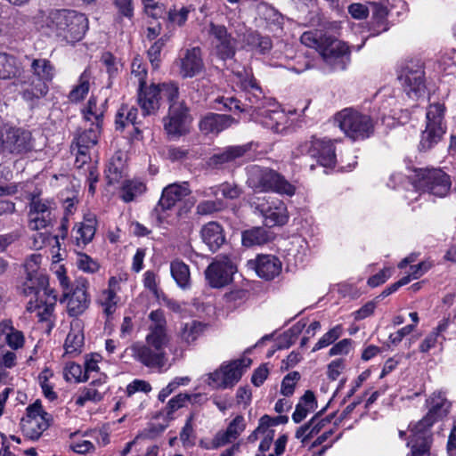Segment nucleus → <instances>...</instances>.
I'll return each mask as SVG.
<instances>
[{"label": "nucleus", "instance_id": "nucleus-26", "mask_svg": "<svg viewBox=\"0 0 456 456\" xmlns=\"http://www.w3.org/2000/svg\"><path fill=\"white\" fill-rule=\"evenodd\" d=\"M249 264L256 270V274L265 280H273L281 271V262L273 255L258 256L254 262Z\"/></svg>", "mask_w": 456, "mask_h": 456}, {"label": "nucleus", "instance_id": "nucleus-4", "mask_svg": "<svg viewBox=\"0 0 456 456\" xmlns=\"http://www.w3.org/2000/svg\"><path fill=\"white\" fill-rule=\"evenodd\" d=\"M168 342L145 337L144 341L134 342L130 347L133 358L143 366L161 370L167 364L166 346Z\"/></svg>", "mask_w": 456, "mask_h": 456}, {"label": "nucleus", "instance_id": "nucleus-32", "mask_svg": "<svg viewBox=\"0 0 456 456\" xmlns=\"http://www.w3.org/2000/svg\"><path fill=\"white\" fill-rule=\"evenodd\" d=\"M96 231V218L89 214L84 217V220L75 225V240L77 246L88 244L94 238Z\"/></svg>", "mask_w": 456, "mask_h": 456}, {"label": "nucleus", "instance_id": "nucleus-33", "mask_svg": "<svg viewBox=\"0 0 456 456\" xmlns=\"http://www.w3.org/2000/svg\"><path fill=\"white\" fill-rule=\"evenodd\" d=\"M206 325L199 321H190L181 324L178 337L183 343L191 345L194 343L204 332Z\"/></svg>", "mask_w": 456, "mask_h": 456}, {"label": "nucleus", "instance_id": "nucleus-27", "mask_svg": "<svg viewBox=\"0 0 456 456\" xmlns=\"http://www.w3.org/2000/svg\"><path fill=\"white\" fill-rule=\"evenodd\" d=\"M432 444V433L430 430L411 429V439L407 445L411 446L410 456H436L430 451Z\"/></svg>", "mask_w": 456, "mask_h": 456}, {"label": "nucleus", "instance_id": "nucleus-52", "mask_svg": "<svg viewBox=\"0 0 456 456\" xmlns=\"http://www.w3.org/2000/svg\"><path fill=\"white\" fill-rule=\"evenodd\" d=\"M245 101L248 102H241L240 100H237L233 97L226 98L224 106L228 108L230 110H238L240 111H246L248 109H251L254 107V104L258 101V97L254 95L253 97L248 95V93L245 94Z\"/></svg>", "mask_w": 456, "mask_h": 456}, {"label": "nucleus", "instance_id": "nucleus-15", "mask_svg": "<svg viewBox=\"0 0 456 456\" xmlns=\"http://www.w3.org/2000/svg\"><path fill=\"white\" fill-rule=\"evenodd\" d=\"M208 36L213 52L219 59L225 61L233 58L239 39L233 37L224 25L210 22Z\"/></svg>", "mask_w": 456, "mask_h": 456}, {"label": "nucleus", "instance_id": "nucleus-3", "mask_svg": "<svg viewBox=\"0 0 456 456\" xmlns=\"http://www.w3.org/2000/svg\"><path fill=\"white\" fill-rule=\"evenodd\" d=\"M247 184L257 192L273 191L292 196L296 188L275 170L257 165L247 167Z\"/></svg>", "mask_w": 456, "mask_h": 456}, {"label": "nucleus", "instance_id": "nucleus-29", "mask_svg": "<svg viewBox=\"0 0 456 456\" xmlns=\"http://www.w3.org/2000/svg\"><path fill=\"white\" fill-rule=\"evenodd\" d=\"M190 192L191 190L187 183L169 184L163 190L159 204L163 209H170Z\"/></svg>", "mask_w": 456, "mask_h": 456}, {"label": "nucleus", "instance_id": "nucleus-17", "mask_svg": "<svg viewBox=\"0 0 456 456\" xmlns=\"http://www.w3.org/2000/svg\"><path fill=\"white\" fill-rule=\"evenodd\" d=\"M42 258L40 254H32L24 264L27 273L25 294L35 292L37 296H42L47 293L49 281L45 271L40 268Z\"/></svg>", "mask_w": 456, "mask_h": 456}, {"label": "nucleus", "instance_id": "nucleus-45", "mask_svg": "<svg viewBox=\"0 0 456 456\" xmlns=\"http://www.w3.org/2000/svg\"><path fill=\"white\" fill-rule=\"evenodd\" d=\"M126 173L125 161L120 155L113 157L106 169V178L109 184H115L121 181Z\"/></svg>", "mask_w": 456, "mask_h": 456}, {"label": "nucleus", "instance_id": "nucleus-18", "mask_svg": "<svg viewBox=\"0 0 456 456\" xmlns=\"http://www.w3.org/2000/svg\"><path fill=\"white\" fill-rule=\"evenodd\" d=\"M428 413L413 428L418 430H430V428L438 420L445 418L451 409V403L444 394L434 392L426 401Z\"/></svg>", "mask_w": 456, "mask_h": 456}, {"label": "nucleus", "instance_id": "nucleus-1", "mask_svg": "<svg viewBox=\"0 0 456 456\" xmlns=\"http://www.w3.org/2000/svg\"><path fill=\"white\" fill-rule=\"evenodd\" d=\"M303 45L314 48L332 70H345L350 61L349 48L346 43L321 31H306L300 37Z\"/></svg>", "mask_w": 456, "mask_h": 456}, {"label": "nucleus", "instance_id": "nucleus-40", "mask_svg": "<svg viewBox=\"0 0 456 456\" xmlns=\"http://www.w3.org/2000/svg\"><path fill=\"white\" fill-rule=\"evenodd\" d=\"M170 272L176 284L183 289L191 285V274L189 266L181 260H174L170 264Z\"/></svg>", "mask_w": 456, "mask_h": 456}, {"label": "nucleus", "instance_id": "nucleus-11", "mask_svg": "<svg viewBox=\"0 0 456 456\" xmlns=\"http://www.w3.org/2000/svg\"><path fill=\"white\" fill-rule=\"evenodd\" d=\"M418 175L417 186L420 191L438 198H444L449 193L452 180L441 168L421 169Z\"/></svg>", "mask_w": 456, "mask_h": 456}, {"label": "nucleus", "instance_id": "nucleus-14", "mask_svg": "<svg viewBox=\"0 0 456 456\" xmlns=\"http://www.w3.org/2000/svg\"><path fill=\"white\" fill-rule=\"evenodd\" d=\"M237 268L228 256L218 255L205 270V278L211 288H223L232 281Z\"/></svg>", "mask_w": 456, "mask_h": 456}, {"label": "nucleus", "instance_id": "nucleus-31", "mask_svg": "<svg viewBox=\"0 0 456 456\" xmlns=\"http://www.w3.org/2000/svg\"><path fill=\"white\" fill-rule=\"evenodd\" d=\"M149 319L151 324L148 328L147 337L169 342L164 312L160 309L151 311L149 314Z\"/></svg>", "mask_w": 456, "mask_h": 456}, {"label": "nucleus", "instance_id": "nucleus-5", "mask_svg": "<svg viewBox=\"0 0 456 456\" xmlns=\"http://www.w3.org/2000/svg\"><path fill=\"white\" fill-rule=\"evenodd\" d=\"M295 157L308 155L325 167H333L337 162L334 142L326 137L320 138L315 135L300 142L293 151Z\"/></svg>", "mask_w": 456, "mask_h": 456}, {"label": "nucleus", "instance_id": "nucleus-12", "mask_svg": "<svg viewBox=\"0 0 456 456\" xmlns=\"http://www.w3.org/2000/svg\"><path fill=\"white\" fill-rule=\"evenodd\" d=\"M407 96L418 100L424 96L426 92L425 71L423 64L419 61H410L403 69L399 77Z\"/></svg>", "mask_w": 456, "mask_h": 456}, {"label": "nucleus", "instance_id": "nucleus-2", "mask_svg": "<svg viewBox=\"0 0 456 456\" xmlns=\"http://www.w3.org/2000/svg\"><path fill=\"white\" fill-rule=\"evenodd\" d=\"M45 22L57 37H62L63 40L70 44L81 40L88 28L86 17L76 11H51Z\"/></svg>", "mask_w": 456, "mask_h": 456}, {"label": "nucleus", "instance_id": "nucleus-20", "mask_svg": "<svg viewBox=\"0 0 456 456\" xmlns=\"http://www.w3.org/2000/svg\"><path fill=\"white\" fill-rule=\"evenodd\" d=\"M28 296H34L33 298L27 304V310L30 313H36L40 322H45L48 329L53 327L51 318L56 304V296L53 291L47 287V293L45 295L37 296L35 292L27 294Z\"/></svg>", "mask_w": 456, "mask_h": 456}, {"label": "nucleus", "instance_id": "nucleus-28", "mask_svg": "<svg viewBox=\"0 0 456 456\" xmlns=\"http://www.w3.org/2000/svg\"><path fill=\"white\" fill-rule=\"evenodd\" d=\"M104 384V379L99 378L81 388L76 395V404L84 406L87 402H100L106 391Z\"/></svg>", "mask_w": 456, "mask_h": 456}, {"label": "nucleus", "instance_id": "nucleus-57", "mask_svg": "<svg viewBox=\"0 0 456 456\" xmlns=\"http://www.w3.org/2000/svg\"><path fill=\"white\" fill-rule=\"evenodd\" d=\"M131 75L136 79L138 86H142L146 84L147 69L141 58L135 57L133 60L131 65Z\"/></svg>", "mask_w": 456, "mask_h": 456}, {"label": "nucleus", "instance_id": "nucleus-42", "mask_svg": "<svg viewBox=\"0 0 456 456\" xmlns=\"http://www.w3.org/2000/svg\"><path fill=\"white\" fill-rule=\"evenodd\" d=\"M270 240L271 234L264 227H255L242 233V244L246 247L263 245Z\"/></svg>", "mask_w": 456, "mask_h": 456}, {"label": "nucleus", "instance_id": "nucleus-30", "mask_svg": "<svg viewBox=\"0 0 456 456\" xmlns=\"http://www.w3.org/2000/svg\"><path fill=\"white\" fill-rule=\"evenodd\" d=\"M233 123L236 121L231 116L210 113L200 120V129L204 134H218Z\"/></svg>", "mask_w": 456, "mask_h": 456}, {"label": "nucleus", "instance_id": "nucleus-64", "mask_svg": "<svg viewBox=\"0 0 456 456\" xmlns=\"http://www.w3.org/2000/svg\"><path fill=\"white\" fill-rule=\"evenodd\" d=\"M151 390V386L149 382L142 379H134L127 385L126 393L128 396H131L137 392L149 393Z\"/></svg>", "mask_w": 456, "mask_h": 456}, {"label": "nucleus", "instance_id": "nucleus-58", "mask_svg": "<svg viewBox=\"0 0 456 456\" xmlns=\"http://www.w3.org/2000/svg\"><path fill=\"white\" fill-rule=\"evenodd\" d=\"M299 379L300 374L297 371H292L287 374L282 379L281 393L285 396L292 395Z\"/></svg>", "mask_w": 456, "mask_h": 456}, {"label": "nucleus", "instance_id": "nucleus-56", "mask_svg": "<svg viewBox=\"0 0 456 456\" xmlns=\"http://www.w3.org/2000/svg\"><path fill=\"white\" fill-rule=\"evenodd\" d=\"M258 12L261 18H263L269 24H281L282 16L273 7L267 4H261L258 6Z\"/></svg>", "mask_w": 456, "mask_h": 456}, {"label": "nucleus", "instance_id": "nucleus-59", "mask_svg": "<svg viewBox=\"0 0 456 456\" xmlns=\"http://www.w3.org/2000/svg\"><path fill=\"white\" fill-rule=\"evenodd\" d=\"M200 395H189V394H183L181 393L173 398H171L167 403L168 411L167 413H173L174 411H177L178 409L183 407L185 405V403L188 401H191L192 399H196L199 397Z\"/></svg>", "mask_w": 456, "mask_h": 456}, {"label": "nucleus", "instance_id": "nucleus-37", "mask_svg": "<svg viewBox=\"0 0 456 456\" xmlns=\"http://www.w3.org/2000/svg\"><path fill=\"white\" fill-rule=\"evenodd\" d=\"M316 407V401L314 393L310 390L305 391L296 406L292 414V419L295 423H300L306 418L307 414Z\"/></svg>", "mask_w": 456, "mask_h": 456}, {"label": "nucleus", "instance_id": "nucleus-19", "mask_svg": "<svg viewBox=\"0 0 456 456\" xmlns=\"http://www.w3.org/2000/svg\"><path fill=\"white\" fill-rule=\"evenodd\" d=\"M165 86H177L175 83L138 86L137 102L142 109V115H155L160 106V99L166 97L164 95Z\"/></svg>", "mask_w": 456, "mask_h": 456}, {"label": "nucleus", "instance_id": "nucleus-23", "mask_svg": "<svg viewBox=\"0 0 456 456\" xmlns=\"http://www.w3.org/2000/svg\"><path fill=\"white\" fill-rule=\"evenodd\" d=\"M179 66V73L184 77H193L200 73L204 68V63L200 47L186 49L176 61Z\"/></svg>", "mask_w": 456, "mask_h": 456}, {"label": "nucleus", "instance_id": "nucleus-34", "mask_svg": "<svg viewBox=\"0 0 456 456\" xmlns=\"http://www.w3.org/2000/svg\"><path fill=\"white\" fill-rule=\"evenodd\" d=\"M101 129L102 126L98 125H90L88 128L86 127L83 131L77 133L75 137L76 148L82 151H89L95 146L101 134Z\"/></svg>", "mask_w": 456, "mask_h": 456}, {"label": "nucleus", "instance_id": "nucleus-39", "mask_svg": "<svg viewBox=\"0 0 456 456\" xmlns=\"http://www.w3.org/2000/svg\"><path fill=\"white\" fill-rule=\"evenodd\" d=\"M76 326L77 328L74 327L73 323L71 324L70 331L68 333L64 343L65 354L71 356L78 354L84 345V335L77 322Z\"/></svg>", "mask_w": 456, "mask_h": 456}, {"label": "nucleus", "instance_id": "nucleus-25", "mask_svg": "<svg viewBox=\"0 0 456 456\" xmlns=\"http://www.w3.org/2000/svg\"><path fill=\"white\" fill-rule=\"evenodd\" d=\"M202 241L210 251H217L225 242L226 237L223 226L217 222H208L200 230Z\"/></svg>", "mask_w": 456, "mask_h": 456}, {"label": "nucleus", "instance_id": "nucleus-7", "mask_svg": "<svg viewBox=\"0 0 456 456\" xmlns=\"http://www.w3.org/2000/svg\"><path fill=\"white\" fill-rule=\"evenodd\" d=\"M164 95L169 102V112L164 120V127L168 134L181 135L186 130L188 109L183 101L179 100L177 86H165Z\"/></svg>", "mask_w": 456, "mask_h": 456}, {"label": "nucleus", "instance_id": "nucleus-6", "mask_svg": "<svg viewBox=\"0 0 456 456\" xmlns=\"http://www.w3.org/2000/svg\"><path fill=\"white\" fill-rule=\"evenodd\" d=\"M336 121L345 134L353 140L368 138L374 131L371 118L352 109H345L338 112Z\"/></svg>", "mask_w": 456, "mask_h": 456}, {"label": "nucleus", "instance_id": "nucleus-54", "mask_svg": "<svg viewBox=\"0 0 456 456\" xmlns=\"http://www.w3.org/2000/svg\"><path fill=\"white\" fill-rule=\"evenodd\" d=\"M64 379L70 382H81L86 381L85 370H83L81 365L77 364L75 362H69L66 364L63 370Z\"/></svg>", "mask_w": 456, "mask_h": 456}, {"label": "nucleus", "instance_id": "nucleus-13", "mask_svg": "<svg viewBox=\"0 0 456 456\" xmlns=\"http://www.w3.org/2000/svg\"><path fill=\"white\" fill-rule=\"evenodd\" d=\"M0 146L11 154H25L33 149L31 133L22 128L0 127Z\"/></svg>", "mask_w": 456, "mask_h": 456}, {"label": "nucleus", "instance_id": "nucleus-21", "mask_svg": "<svg viewBox=\"0 0 456 456\" xmlns=\"http://www.w3.org/2000/svg\"><path fill=\"white\" fill-rule=\"evenodd\" d=\"M51 221V202L39 198H33L29 204L28 228L38 231L47 227Z\"/></svg>", "mask_w": 456, "mask_h": 456}, {"label": "nucleus", "instance_id": "nucleus-47", "mask_svg": "<svg viewBox=\"0 0 456 456\" xmlns=\"http://www.w3.org/2000/svg\"><path fill=\"white\" fill-rule=\"evenodd\" d=\"M103 112L102 106H98L96 99L92 96L83 110V115L85 120L90 122L91 126L98 125L102 126Z\"/></svg>", "mask_w": 456, "mask_h": 456}, {"label": "nucleus", "instance_id": "nucleus-22", "mask_svg": "<svg viewBox=\"0 0 456 456\" xmlns=\"http://www.w3.org/2000/svg\"><path fill=\"white\" fill-rule=\"evenodd\" d=\"M64 297L67 300V312L70 316L83 314L90 303L86 281H77L70 293L64 292Z\"/></svg>", "mask_w": 456, "mask_h": 456}, {"label": "nucleus", "instance_id": "nucleus-35", "mask_svg": "<svg viewBox=\"0 0 456 456\" xmlns=\"http://www.w3.org/2000/svg\"><path fill=\"white\" fill-rule=\"evenodd\" d=\"M219 192L223 195L224 198L229 200H234L240 197L241 191L240 189L235 185L229 183H224L220 185L212 186L202 191H198L197 194L205 197H217Z\"/></svg>", "mask_w": 456, "mask_h": 456}, {"label": "nucleus", "instance_id": "nucleus-16", "mask_svg": "<svg viewBox=\"0 0 456 456\" xmlns=\"http://www.w3.org/2000/svg\"><path fill=\"white\" fill-rule=\"evenodd\" d=\"M49 414L43 410L37 400L27 408V415L21 419L24 436L30 440H37L49 427Z\"/></svg>", "mask_w": 456, "mask_h": 456}, {"label": "nucleus", "instance_id": "nucleus-51", "mask_svg": "<svg viewBox=\"0 0 456 456\" xmlns=\"http://www.w3.org/2000/svg\"><path fill=\"white\" fill-rule=\"evenodd\" d=\"M98 301L103 307V312L107 315H110L116 311L117 295L111 289L103 290L100 295Z\"/></svg>", "mask_w": 456, "mask_h": 456}, {"label": "nucleus", "instance_id": "nucleus-41", "mask_svg": "<svg viewBox=\"0 0 456 456\" xmlns=\"http://www.w3.org/2000/svg\"><path fill=\"white\" fill-rule=\"evenodd\" d=\"M138 110L134 106L123 104L116 114V128L123 130L127 125L135 126L140 123L137 121Z\"/></svg>", "mask_w": 456, "mask_h": 456}, {"label": "nucleus", "instance_id": "nucleus-60", "mask_svg": "<svg viewBox=\"0 0 456 456\" xmlns=\"http://www.w3.org/2000/svg\"><path fill=\"white\" fill-rule=\"evenodd\" d=\"M77 265L80 270L90 273H94L99 269L98 263L86 254L78 255Z\"/></svg>", "mask_w": 456, "mask_h": 456}, {"label": "nucleus", "instance_id": "nucleus-55", "mask_svg": "<svg viewBox=\"0 0 456 456\" xmlns=\"http://www.w3.org/2000/svg\"><path fill=\"white\" fill-rule=\"evenodd\" d=\"M190 6H182L181 8H171L167 12L168 21L174 25L183 26L188 19L191 12Z\"/></svg>", "mask_w": 456, "mask_h": 456}, {"label": "nucleus", "instance_id": "nucleus-49", "mask_svg": "<svg viewBox=\"0 0 456 456\" xmlns=\"http://www.w3.org/2000/svg\"><path fill=\"white\" fill-rule=\"evenodd\" d=\"M225 208L224 202L216 199L215 200H202L196 207V213L200 216L212 215Z\"/></svg>", "mask_w": 456, "mask_h": 456}, {"label": "nucleus", "instance_id": "nucleus-46", "mask_svg": "<svg viewBox=\"0 0 456 456\" xmlns=\"http://www.w3.org/2000/svg\"><path fill=\"white\" fill-rule=\"evenodd\" d=\"M146 190L145 184L140 180H126L122 185L120 197L125 202H131L141 196Z\"/></svg>", "mask_w": 456, "mask_h": 456}, {"label": "nucleus", "instance_id": "nucleus-10", "mask_svg": "<svg viewBox=\"0 0 456 456\" xmlns=\"http://www.w3.org/2000/svg\"><path fill=\"white\" fill-rule=\"evenodd\" d=\"M251 207L264 218L266 226L283 225L289 220L285 203L277 198H258L251 202Z\"/></svg>", "mask_w": 456, "mask_h": 456}, {"label": "nucleus", "instance_id": "nucleus-63", "mask_svg": "<svg viewBox=\"0 0 456 456\" xmlns=\"http://www.w3.org/2000/svg\"><path fill=\"white\" fill-rule=\"evenodd\" d=\"M165 44L166 39L164 37H161L158 41H156L148 50V57L150 59V61L155 67H158L159 65L160 53Z\"/></svg>", "mask_w": 456, "mask_h": 456}, {"label": "nucleus", "instance_id": "nucleus-38", "mask_svg": "<svg viewBox=\"0 0 456 456\" xmlns=\"http://www.w3.org/2000/svg\"><path fill=\"white\" fill-rule=\"evenodd\" d=\"M20 64L10 54L0 53V79H11L20 75Z\"/></svg>", "mask_w": 456, "mask_h": 456}, {"label": "nucleus", "instance_id": "nucleus-53", "mask_svg": "<svg viewBox=\"0 0 456 456\" xmlns=\"http://www.w3.org/2000/svg\"><path fill=\"white\" fill-rule=\"evenodd\" d=\"M237 37L240 42L243 44V47H249L251 50H256L258 40H252V36H261L257 31H254L252 29H248L244 25L239 26L236 29Z\"/></svg>", "mask_w": 456, "mask_h": 456}, {"label": "nucleus", "instance_id": "nucleus-61", "mask_svg": "<svg viewBox=\"0 0 456 456\" xmlns=\"http://www.w3.org/2000/svg\"><path fill=\"white\" fill-rule=\"evenodd\" d=\"M50 375V371L45 370L39 374L38 379L45 396L49 400H54L57 397V395L53 389V386L49 383L48 379Z\"/></svg>", "mask_w": 456, "mask_h": 456}, {"label": "nucleus", "instance_id": "nucleus-8", "mask_svg": "<svg viewBox=\"0 0 456 456\" xmlns=\"http://www.w3.org/2000/svg\"><path fill=\"white\" fill-rule=\"evenodd\" d=\"M251 362V359L247 357L224 362L219 369L207 375L206 382L215 389L232 387L239 382L243 372L250 366Z\"/></svg>", "mask_w": 456, "mask_h": 456}, {"label": "nucleus", "instance_id": "nucleus-36", "mask_svg": "<svg viewBox=\"0 0 456 456\" xmlns=\"http://www.w3.org/2000/svg\"><path fill=\"white\" fill-rule=\"evenodd\" d=\"M92 72L86 68L79 76L77 85L69 94V100L71 102H79L85 99L90 90Z\"/></svg>", "mask_w": 456, "mask_h": 456}, {"label": "nucleus", "instance_id": "nucleus-43", "mask_svg": "<svg viewBox=\"0 0 456 456\" xmlns=\"http://www.w3.org/2000/svg\"><path fill=\"white\" fill-rule=\"evenodd\" d=\"M31 70L34 79H40L45 84L52 81L54 77V67L46 59H34L31 63Z\"/></svg>", "mask_w": 456, "mask_h": 456}, {"label": "nucleus", "instance_id": "nucleus-50", "mask_svg": "<svg viewBox=\"0 0 456 456\" xmlns=\"http://www.w3.org/2000/svg\"><path fill=\"white\" fill-rule=\"evenodd\" d=\"M342 330L341 325H336L330 329L318 340L312 351L315 352L333 344L342 335Z\"/></svg>", "mask_w": 456, "mask_h": 456}, {"label": "nucleus", "instance_id": "nucleus-48", "mask_svg": "<svg viewBox=\"0 0 456 456\" xmlns=\"http://www.w3.org/2000/svg\"><path fill=\"white\" fill-rule=\"evenodd\" d=\"M263 119L261 123L267 128L275 132L280 130V125L285 119V116L281 111L278 110H263L261 112Z\"/></svg>", "mask_w": 456, "mask_h": 456}, {"label": "nucleus", "instance_id": "nucleus-62", "mask_svg": "<svg viewBox=\"0 0 456 456\" xmlns=\"http://www.w3.org/2000/svg\"><path fill=\"white\" fill-rule=\"evenodd\" d=\"M245 427L246 425L243 416L238 415L232 420L225 430L230 435V437H232L233 440H236L243 432Z\"/></svg>", "mask_w": 456, "mask_h": 456}, {"label": "nucleus", "instance_id": "nucleus-9", "mask_svg": "<svg viewBox=\"0 0 456 456\" xmlns=\"http://www.w3.org/2000/svg\"><path fill=\"white\" fill-rule=\"evenodd\" d=\"M444 106L441 103L430 104L426 114V129L422 132L419 142L421 151L433 148L441 141L445 133L444 124Z\"/></svg>", "mask_w": 456, "mask_h": 456}, {"label": "nucleus", "instance_id": "nucleus-24", "mask_svg": "<svg viewBox=\"0 0 456 456\" xmlns=\"http://www.w3.org/2000/svg\"><path fill=\"white\" fill-rule=\"evenodd\" d=\"M19 84L21 86L20 94L22 99L31 108L35 107L38 101L45 96L48 92L47 84L43 80L34 79V77H29L28 80L20 78Z\"/></svg>", "mask_w": 456, "mask_h": 456}, {"label": "nucleus", "instance_id": "nucleus-44", "mask_svg": "<svg viewBox=\"0 0 456 456\" xmlns=\"http://www.w3.org/2000/svg\"><path fill=\"white\" fill-rule=\"evenodd\" d=\"M249 151L248 145H234L224 149L220 153L214 155L213 160L216 164H224L240 159Z\"/></svg>", "mask_w": 456, "mask_h": 456}]
</instances>
